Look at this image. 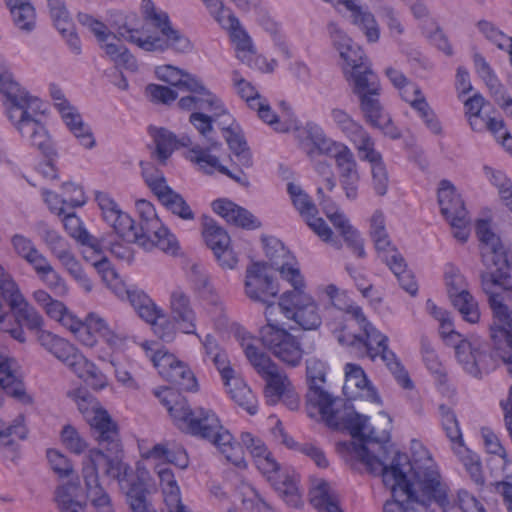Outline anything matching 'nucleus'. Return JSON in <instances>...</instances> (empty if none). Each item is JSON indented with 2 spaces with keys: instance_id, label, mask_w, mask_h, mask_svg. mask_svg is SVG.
Wrapping results in <instances>:
<instances>
[{
  "instance_id": "nucleus-41",
  "label": "nucleus",
  "mask_w": 512,
  "mask_h": 512,
  "mask_svg": "<svg viewBox=\"0 0 512 512\" xmlns=\"http://www.w3.org/2000/svg\"><path fill=\"white\" fill-rule=\"evenodd\" d=\"M228 32L232 42L236 46L237 58L248 66H252V61L256 58V54L252 40L242 28L240 22L238 21V25H234Z\"/></svg>"
},
{
  "instance_id": "nucleus-39",
  "label": "nucleus",
  "mask_w": 512,
  "mask_h": 512,
  "mask_svg": "<svg viewBox=\"0 0 512 512\" xmlns=\"http://www.w3.org/2000/svg\"><path fill=\"white\" fill-rule=\"evenodd\" d=\"M115 41L116 40L102 41L99 44L100 48L117 67H122L130 71H136L138 68L136 58L125 46L118 44Z\"/></svg>"
},
{
  "instance_id": "nucleus-28",
  "label": "nucleus",
  "mask_w": 512,
  "mask_h": 512,
  "mask_svg": "<svg viewBox=\"0 0 512 512\" xmlns=\"http://www.w3.org/2000/svg\"><path fill=\"white\" fill-rule=\"evenodd\" d=\"M220 146L221 144L217 140L207 142L206 146L196 144L189 150L188 159L198 165L200 170L206 174H212L215 170L226 172L227 167L221 165L219 158L212 154Z\"/></svg>"
},
{
  "instance_id": "nucleus-34",
  "label": "nucleus",
  "mask_w": 512,
  "mask_h": 512,
  "mask_svg": "<svg viewBox=\"0 0 512 512\" xmlns=\"http://www.w3.org/2000/svg\"><path fill=\"white\" fill-rule=\"evenodd\" d=\"M154 470L158 475L164 502L167 508L173 509L174 507L179 506L182 503L180 488L172 469L167 465V463H158L155 465Z\"/></svg>"
},
{
  "instance_id": "nucleus-8",
  "label": "nucleus",
  "mask_w": 512,
  "mask_h": 512,
  "mask_svg": "<svg viewBox=\"0 0 512 512\" xmlns=\"http://www.w3.org/2000/svg\"><path fill=\"white\" fill-rule=\"evenodd\" d=\"M276 264L271 258L252 260L246 267L244 292L255 303L269 308L277 297L280 289L275 279Z\"/></svg>"
},
{
  "instance_id": "nucleus-42",
  "label": "nucleus",
  "mask_w": 512,
  "mask_h": 512,
  "mask_svg": "<svg viewBox=\"0 0 512 512\" xmlns=\"http://www.w3.org/2000/svg\"><path fill=\"white\" fill-rule=\"evenodd\" d=\"M46 314L71 332H78L84 329L83 323L73 315L63 302L53 299L47 307L44 308Z\"/></svg>"
},
{
  "instance_id": "nucleus-5",
  "label": "nucleus",
  "mask_w": 512,
  "mask_h": 512,
  "mask_svg": "<svg viewBox=\"0 0 512 512\" xmlns=\"http://www.w3.org/2000/svg\"><path fill=\"white\" fill-rule=\"evenodd\" d=\"M349 312L358 322L363 333L339 336V342L346 343L358 357L367 356L373 361L380 358L394 375L398 384L405 389H411L413 383L395 353L389 349L388 337L367 321L360 307H352Z\"/></svg>"
},
{
  "instance_id": "nucleus-30",
  "label": "nucleus",
  "mask_w": 512,
  "mask_h": 512,
  "mask_svg": "<svg viewBox=\"0 0 512 512\" xmlns=\"http://www.w3.org/2000/svg\"><path fill=\"white\" fill-rule=\"evenodd\" d=\"M177 105L180 109L192 112H212L213 110H222V101L208 88L204 91L183 96L179 99Z\"/></svg>"
},
{
  "instance_id": "nucleus-63",
  "label": "nucleus",
  "mask_w": 512,
  "mask_h": 512,
  "mask_svg": "<svg viewBox=\"0 0 512 512\" xmlns=\"http://www.w3.org/2000/svg\"><path fill=\"white\" fill-rule=\"evenodd\" d=\"M353 144L359 151L360 158L368 161L371 166L383 161L381 154L374 149V141L367 131L354 140Z\"/></svg>"
},
{
  "instance_id": "nucleus-12",
  "label": "nucleus",
  "mask_w": 512,
  "mask_h": 512,
  "mask_svg": "<svg viewBox=\"0 0 512 512\" xmlns=\"http://www.w3.org/2000/svg\"><path fill=\"white\" fill-rule=\"evenodd\" d=\"M438 204L441 214L449 222L453 236L460 242H466L470 235L471 219L461 196L454 185L442 180L438 188Z\"/></svg>"
},
{
  "instance_id": "nucleus-64",
  "label": "nucleus",
  "mask_w": 512,
  "mask_h": 512,
  "mask_svg": "<svg viewBox=\"0 0 512 512\" xmlns=\"http://www.w3.org/2000/svg\"><path fill=\"white\" fill-rule=\"evenodd\" d=\"M189 122L199 132V134L209 141H215V130L213 127V113L210 115L204 112H192L189 116Z\"/></svg>"
},
{
  "instance_id": "nucleus-24",
  "label": "nucleus",
  "mask_w": 512,
  "mask_h": 512,
  "mask_svg": "<svg viewBox=\"0 0 512 512\" xmlns=\"http://www.w3.org/2000/svg\"><path fill=\"white\" fill-rule=\"evenodd\" d=\"M338 4L350 12L352 24L365 35L368 42L375 43L379 40V25L367 7L358 4L356 0H338Z\"/></svg>"
},
{
  "instance_id": "nucleus-17",
  "label": "nucleus",
  "mask_w": 512,
  "mask_h": 512,
  "mask_svg": "<svg viewBox=\"0 0 512 512\" xmlns=\"http://www.w3.org/2000/svg\"><path fill=\"white\" fill-rule=\"evenodd\" d=\"M455 355L462 368L474 377H480L491 369V356L487 347L478 339H461L454 346Z\"/></svg>"
},
{
  "instance_id": "nucleus-1",
  "label": "nucleus",
  "mask_w": 512,
  "mask_h": 512,
  "mask_svg": "<svg viewBox=\"0 0 512 512\" xmlns=\"http://www.w3.org/2000/svg\"><path fill=\"white\" fill-rule=\"evenodd\" d=\"M424 462L415 459L409 463L408 457L398 454L392 465L385 461L368 457L364 449L360 455L372 471H383V483L390 488L393 500L384 505V512H407L421 507L425 512L433 505L443 512H485L482 504L468 491L460 490L455 503H450L448 488L441 480L428 452Z\"/></svg>"
},
{
  "instance_id": "nucleus-37",
  "label": "nucleus",
  "mask_w": 512,
  "mask_h": 512,
  "mask_svg": "<svg viewBox=\"0 0 512 512\" xmlns=\"http://www.w3.org/2000/svg\"><path fill=\"white\" fill-rule=\"evenodd\" d=\"M381 91L358 96L359 109L366 123L370 126L386 119V111L380 101Z\"/></svg>"
},
{
  "instance_id": "nucleus-6",
  "label": "nucleus",
  "mask_w": 512,
  "mask_h": 512,
  "mask_svg": "<svg viewBox=\"0 0 512 512\" xmlns=\"http://www.w3.org/2000/svg\"><path fill=\"white\" fill-rule=\"evenodd\" d=\"M37 340L45 350L69 367L89 387L94 390L106 387L107 378L102 371L67 340L49 331H38Z\"/></svg>"
},
{
  "instance_id": "nucleus-44",
  "label": "nucleus",
  "mask_w": 512,
  "mask_h": 512,
  "mask_svg": "<svg viewBox=\"0 0 512 512\" xmlns=\"http://www.w3.org/2000/svg\"><path fill=\"white\" fill-rule=\"evenodd\" d=\"M236 491L243 506L250 512H274L271 505L251 485L242 482Z\"/></svg>"
},
{
  "instance_id": "nucleus-13",
  "label": "nucleus",
  "mask_w": 512,
  "mask_h": 512,
  "mask_svg": "<svg viewBox=\"0 0 512 512\" xmlns=\"http://www.w3.org/2000/svg\"><path fill=\"white\" fill-rule=\"evenodd\" d=\"M255 464L287 505L295 508L301 505L298 475L288 469H282L271 453L257 458Z\"/></svg>"
},
{
  "instance_id": "nucleus-26",
  "label": "nucleus",
  "mask_w": 512,
  "mask_h": 512,
  "mask_svg": "<svg viewBox=\"0 0 512 512\" xmlns=\"http://www.w3.org/2000/svg\"><path fill=\"white\" fill-rule=\"evenodd\" d=\"M335 163L339 171L340 184L346 197L349 200H355L358 196L360 175L353 152L349 149Z\"/></svg>"
},
{
  "instance_id": "nucleus-19",
  "label": "nucleus",
  "mask_w": 512,
  "mask_h": 512,
  "mask_svg": "<svg viewBox=\"0 0 512 512\" xmlns=\"http://www.w3.org/2000/svg\"><path fill=\"white\" fill-rule=\"evenodd\" d=\"M100 449L91 450L89 456L86 458L84 465H93L98 471V466L105 465V474L117 480L124 488V484H129L131 468L128 464L124 463L120 458L121 443L119 442V449L112 451L105 445H99Z\"/></svg>"
},
{
  "instance_id": "nucleus-25",
  "label": "nucleus",
  "mask_w": 512,
  "mask_h": 512,
  "mask_svg": "<svg viewBox=\"0 0 512 512\" xmlns=\"http://www.w3.org/2000/svg\"><path fill=\"white\" fill-rule=\"evenodd\" d=\"M96 201L102 211L104 220L110 224L116 234L124 239V234L133 228V219L121 211L117 203L106 193L97 192Z\"/></svg>"
},
{
  "instance_id": "nucleus-18",
  "label": "nucleus",
  "mask_w": 512,
  "mask_h": 512,
  "mask_svg": "<svg viewBox=\"0 0 512 512\" xmlns=\"http://www.w3.org/2000/svg\"><path fill=\"white\" fill-rule=\"evenodd\" d=\"M136 207L140 215L139 227L135 226L133 220V228L124 234V239L128 244H136L144 250V252H152L153 243L150 241L152 230L161 225L154 206L146 200H138Z\"/></svg>"
},
{
  "instance_id": "nucleus-14",
  "label": "nucleus",
  "mask_w": 512,
  "mask_h": 512,
  "mask_svg": "<svg viewBox=\"0 0 512 512\" xmlns=\"http://www.w3.org/2000/svg\"><path fill=\"white\" fill-rule=\"evenodd\" d=\"M111 29L114 40L127 41L147 52L167 50V41H164V38L155 35L143 37L144 33L140 29V21L135 13L116 14L112 20Z\"/></svg>"
},
{
  "instance_id": "nucleus-11",
  "label": "nucleus",
  "mask_w": 512,
  "mask_h": 512,
  "mask_svg": "<svg viewBox=\"0 0 512 512\" xmlns=\"http://www.w3.org/2000/svg\"><path fill=\"white\" fill-rule=\"evenodd\" d=\"M253 342L252 337H244L241 346L251 365L266 382L265 395L268 402L274 404L291 387L290 381L286 374L279 370L278 365L267 354L260 351Z\"/></svg>"
},
{
  "instance_id": "nucleus-9",
  "label": "nucleus",
  "mask_w": 512,
  "mask_h": 512,
  "mask_svg": "<svg viewBox=\"0 0 512 512\" xmlns=\"http://www.w3.org/2000/svg\"><path fill=\"white\" fill-rule=\"evenodd\" d=\"M68 395L75 400L79 411L89 422L98 444L105 445L112 451L118 450V428L107 411L101 409L96 399L85 390L69 392Z\"/></svg>"
},
{
  "instance_id": "nucleus-59",
  "label": "nucleus",
  "mask_w": 512,
  "mask_h": 512,
  "mask_svg": "<svg viewBox=\"0 0 512 512\" xmlns=\"http://www.w3.org/2000/svg\"><path fill=\"white\" fill-rule=\"evenodd\" d=\"M339 56L344 62L343 72L345 75L370 64L361 47L356 44L341 52Z\"/></svg>"
},
{
  "instance_id": "nucleus-50",
  "label": "nucleus",
  "mask_w": 512,
  "mask_h": 512,
  "mask_svg": "<svg viewBox=\"0 0 512 512\" xmlns=\"http://www.w3.org/2000/svg\"><path fill=\"white\" fill-rule=\"evenodd\" d=\"M0 291L10 310L26 300L17 283L2 266H0Z\"/></svg>"
},
{
  "instance_id": "nucleus-15",
  "label": "nucleus",
  "mask_w": 512,
  "mask_h": 512,
  "mask_svg": "<svg viewBox=\"0 0 512 512\" xmlns=\"http://www.w3.org/2000/svg\"><path fill=\"white\" fill-rule=\"evenodd\" d=\"M278 306L288 320L303 330H316L322 324L319 305L309 293L286 302H278Z\"/></svg>"
},
{
  "instance_id": "nucleus-54",
  "label": "nucleus",
  "mask_w": 512,
  "mask_h": 512,
  "mask_svg": "<svg viewBox=\"0 0 512 512\" xmlns=\"http://www.w3.org/2000/svg\"><path fill=\"white\" fill-rule=\"evenodd\" d=\"M147 494V487H142L141 484H130L127 487L126 499L132 512H155Z\"/></svg>"
},
{
  "instance_id": "nucleus-57",
  "label": "nucleus",
  "mask_w": 512,
  "mask_h": 512,
  "mask_svg": "<svg viewBox=\"0 0 512 512\" xmlns=\"http://www.w3.org/2000/svg\"><path fill=\"white\" fill-rule=\"evenodd\" d=\"M439 413L441 416L442 427L453 446L462 442V433L454 411L450 407L441 404L439 406Z\"/></svg>"
},
{
  "instance_id": "nucleus-40",
  "label": "nucleus",
  "mask_w": 512,
  "mask_h": 512,
  "mask_svg": "<svg viewBox=\"0 0 512 512\" xmlns=\"http://www.w3.org/2000/svg\"><path fill=\"white\" fill-rule=\"evenodd\" d=\"M149 133L156 145V157L161 163L172 155L177 148V137L171 131L165 128L149 127Z\"/></svg>"
},
{
  "instance_id": "nucleus-51",
  "label": "nucleus",
  "mask_w": 512,
  "mask_h": 512,
  "mask_svg": "<svg viewBox=\"0 0 512 512\" xmlns=\"http://www.w3.org/2000/svg\"><path fill=\"white\" fill-rule=\"evenodd\" d=\"M450 300L467 322L476 323L479 320L478 304L467 290L457 293Z\"/></svg>"
},
{
  "instance_id": "nucleus-7",
  "label": "nucleus",
  "mask_w": 512,
  "mask_h": 512,
  "mask_svg": "<svg viewBox=\"0 0 512 512\" xmlns=\"http://www.w3.org/2000/svg\"><path fill=\"white\" fill-rule=\"evenodd\" d=\"M306 372L309 381V390L306 394V409L311 418L319 417L322 421L333 422L334 413H340L345 400L334 397L323 389L325 382V365L316 358H310L306 362Z\"/></svg>"
},
{
  "instance_id": "nucleus-29",
  "label": "nucleus",
  "mask_w": 512,
  "mask_h": 512,
  "mask_svg": "<svg viewBox=\"0 0 512 512\" xmlns=\"http://www.w3.org/2000/svg\"><path fill=\"white\" fill-rule=\"evenodd\" d=\"M309 495L311 504L318 512H342L337 492L326 481H316Z\"/></svg>"
},
{
  "instance_id": "nucleus-47",
  "label": "nucleus",
  "mask_w": 512,
  "mask_h": 512,
  "mask_svg": "<svg viewBox=\"0 0 512 512\" xmlns=\"http://www.w3.org/2000/svg\"><path fill=\"white\" fill-rule=\"evenodd\" d=\"M18 324L25 325L29 330L43 331L41 329L43 325L42 316L36 311V309L24 300L18 306L11 309Z\"/></svg>"
},
{
  "instance_id": "nucleus-2",
  "label": "nucleus",
  "mask_w": 512,
  "mask_h": 512,
  "mask_svg": "<svg viewBox=\"0 0 512 512\" xmlns=\"http://www.w3.org/2000/svg\"><path fill=\"white\" fill-rule=\"evenodd\" d=\"M156 396L167 408L179 429L210 441L235 465L244 464L241 447L233 441V436L222 426L213 410L203 407L191 410L186 400L170 388L157 392Z\"/></svg>"
},
{
  "instance_id": "nucleus-48",
  "label": "nucleus",
  "mask_w": 512,
  "mask_h": 512,
  "mask_svg": "<svg viewBox=\"0 0 512 512\" xmlns=\"http://www.w3.org/2000/svg\"><path fill=\"white\" fill-rule=\"evenodd\" d=\"M163 378L185 391H195L197 389V381L194 374L180 360L177 361V365L171 372L165 371Z\"/></svg>"
},
{
  "instance_id": "nucleus-27",
  "label": "nucleus",
  "mask_w": 512,
  "mask_h": 512,
  "mask_svg": "<svg viewBox=\"0 0 512 512\" xmlns=\"http://www.w3.org/2000/svg\"><path fill=\"white\" fill-rule=\"evenodd\" d=\"M201 233L208 248L214 256H221L226 253L231 244L228 232L213 218L203 215L201 218Z\"/></svg>"
},
{
  "instance_id": "nucleus-58",
  "label": "nucleus",
  "mask_w": 512,
  "mask_h": 512,
  "mask_svg": "<svg viewBox=\"0 0 512 512\" xmlns=\"http://www.w3.org/2000/svg\"><path fill=\"white\" fill-rule=\"evenodd\" d=\"M231 80L236 93L246 101L249 108L254 107L256 102L262 98L256 88L242 77L238 70L232 72Z\"/></svg>"
},
{
  "instance_id": "nucleus-16",
  "label": "nucleus",
  "mask_w": 512,
  "mask_h": 512,
  "mask_svg": "<svg viewBox=\"0 0 512 512\" xmlns=\"http://www.w3.org/2000/svg\"><path fill=\"white\" fill-rule=\"evenodd\" d=\"M140 9L143 18L160 30V37L167 41V49H173L178 53H188L192 50L190 40L171 26L168 14L158 11L152 0H142Z\"/></svg>"
},
{
  "instance_id": "nucleus-3",
  "label": "nucleus",
  "mask_w": 512,
  "mask_h": 512,
  "mask_svg": "<svg viewBox=\"0 0 512 512\" xmlns=\"http://www.w3.org/2000/svg\"><path fill=\"white\" fill-rule=\"evenodd\" d=\"M339 414L334 413L332 417L333 422H326L329 427L332 428H345L349 430L351 436L353 438H359L362 441L376 442L382 444L379 449V455L372 454L368 448L360 444L355 448L356 457L366 466L367 470L373 474H381L383 476V471H372L368 464H366L365 460L360 455V450L364 449L367 453L368 457L374 459H380L385 461V466L389 467L392 465V462L395 460L398 454L405 455L394 450L392 447H388L385 444L389 441L390 438V430L392 427V420L390 416L385 412H379L376 416L371 419L368 416L362 415L356 411H354L353 407L347 405L346 402L343 404V407L339 409Z\"/></svg>"
},
{
  "instance_id": "nucleus-62",
  "label": "nucleus",
  "mask_w": 512,
  "mask_h": 512,
  "mask_svg": "<svg viewBox=\"0 0 512 512\" xmlns=\"http://www.w3.org/2000/svg\"><path fill=\"white\" fill-rule=\"evenodd\" d=\"M317 293L324 295L332 306L345 311L349 315H351L349 312L350 308L358 307L357 305L346 303V292L342 291L335 284L319 285L317 287Z\"/></svg>"
},
{
  "instance_id": "nucleus-33",
  "label": "nucleus",
  "mask_w": 512,
  "mask_h": 512,
  "mask_svg": "<svg viewBox=\"0 0 512 512\" xmlns=\"http://www.w3.org/2000/svg\"><path fill=\"white\" fill-rule=\"evenodd\" d=\"M276 268L281 279L289 283L292 287L291 290H287L281 294L279 302H286L287 300L294 299L299 295H305L308 293L306 291L305 278L297 265L289 263L282 265L276 264Z\"/></svg>"
},
{
  "instance_id": "nucleus-61",
  "label": "nucleus",
  "mask_w": 512,
  "mask_h": 512,
  "mask_svg": "<svg viewBox=\"0 0 512 512\" xmlns=\"http://www.w3.org/2000/svg\"><path fill=\"white\" fill-rule=\"evenodd\" d=\"M82 476L85 483L86 497L90 503L102 497L101 494L107 493L101 486L98 471L93 465H83Z\"/></svg>"
},
{
  "instance_id": "nucleus-52",
  "label": "nucleus",
  "mask_w": 512,
  "mask_h": 512,
  "mask_svg": "<svg viewBox=\"0 0 512 512\" xmlns=\"http://www.w3.org/2000/svg\"><path fill=\"white\" fill-rule=\"evenodd\" d=\"M476 234L486 253L495 255L502 253L501 240L491 230L487 220L479 219L476 222Z\"/></svg>"
},
{
  "instance_id": "nucleus-43",
  "label": "nucleus",
  "mask_w": 512,
  "mask_h": 512,
  "mask_svg": "<svg viewBox=\"0 0 512 512\" xmlns=\"http://www.w3.org/2000/svg\"><path fill=\"white\" fill-rule=\"evenodd\" d=\"M331 119L336 127L353 142L366 131L365 128L343 109L333 108L330 112Z\"/></svg>"
},
{
  "instance_id": "nucleus-55",
  "label": "nucleus",
  "mask_w": 512,
  "mask_h": 512,
  "mask_svg": "<svg viewBox=\"0 0 512 512\" xmlns=\"http://www.w3.org/2000/svg\"><path fill=\"white\" fill-rule=\"evenodd\" d=\"M142 174L145 183L161 203L170 195V193L174 191L167 185L166 179L162 172L156 169H144Z\"/></svg>"
},
{
  "instance_id": "nucleus-32",
  "label": "nucleus",
  "mask_w": 512,
  "mask_h": 512,
  "mask_svg": "<svg viewBox=\"0 0 512 512\" xmlns=\"http://www.w3.org/2000/svg\"><path fill=\"white\" fill-rule=\"evenodd\" d=\"M345 77L353 94L357 97L375 91H381L379 78L371 69L370 64L361 69L350 71Z\"/></svg>"
},
{
  "instance_id": "nucleus-22",
  "label": "nucleus",
  "mask_w": 512,
  "mask_h": 512,
  "mask_svg": "<svg viewBox=\"0 0 512 512\" xmlns=\"http://www.w3.org/2000/svg\"><path fill=\"white\" fill-rule=\"evenodd\" d=\"M212 209L216 214L224 218L227 223L237 227L246 230H254L261 227V222L250 211L228 199L213 201Z\"/></svg>"
},
{
  "instance_id": "nucleus-36",
  "label": "nucleus",
  "mask_w": 512,
  "mask_h": 512,
  "mask_svg": "<svg viewBox=\"0 0 512 512\" xmlns=\"http://www.w3.org/2000/svg\"><path fill=\"white\" fill-rule=\"evenodd\" d=\"M125 296H127L139 317L148 324L151 325L159 316H163V309L158 307L144 292L127 290Z\"/></svg>"
},
{
  "instance_id": "nucleus-45",
  "label": "nucleus",
  "mask_w": 512,
  "mask_h": 512,
  "mask_svg": "<svg viewBox=\"0 0 512 512\" xmlns=\"http://www.w3.org/2000/svg\"><path fill=\"white\" fill-rule=\"evenodd\" d=\"M287 192L290 195L293 206L304 219L308 216H317L318 209L316 205L301 186L293 182H289L287 184Z\"/></svg>"
},
{
  "instance_id": "nucleus-38",
  "label": "nucleus",
  "mask_w": 512,
  "mask_h": 512,
  "mask_svg": "<svg viewBox=\"0 0 512 512\" xmlns=\"http://www.w3.org/2000/svg\"><path fill=\"white\" fill-rule=\"evenodd\" d=\"M227 393L240 407L250 414L256 413V399L251 389L239 376L225 384Z\"/></svg>"
},
{
  "instance_id": "nucleus-10",
  "label": "nucleus",
  "mask_w": 512,
  "mask_h": 512,
  "mask_svg": "<svg viewBox=\"0 0 512 512\" xmlns=\"http://www.w3.org/2000/svg\"><path fill=\"white\" fill-rule=\"evenodd\" d=\"M263 347L275 358L290 367H297L303 359L304 350L300 340L267 316V324L259 330Z\"/></svg>"
},
{
  "instance_id": "nucleus-4",
  "label": "nucleus",
  "mask_w": 512,
  "mask_h": 512,
  "mask_svg": "<svg viewBox=\"0 0 512 512\" xmlns=\"http://www.w3.org/2000/svg\"><path fill=\"white\" fill-rule=\"evenodd\" d=\"M0 92L7 99V114L18 132L43 155L54 153L45 126L36 118L40 101L22 89L8 72L0 73Z\"/></svg>"
},
{
  "instance_id": "nucleus-35",
  "label": "nucleus",
  "mask_w": 512,
  "mask_h": 512,
  "mask_svg": "<svg viewBox=\"0 0 512 512\" xmlns=\"http://www.w3.org/2000/svg\"><path fill=\"white\" fill-rule=\"evenodd\" d=\"M91 259L92 258H84L89 265L95 268L107 287H109L119 298H124L127 290L109 258H101L100 260L93 262L90 261Z\"/></svg>"
},
{
  "instance_id": "nucleus-56",
  "label": "nucleus",
  "mask_w": 512,
  "mask_h": 512,
  "mask_svg": "<svg viewBox=\"0 0 512 512\" xmlns=\"http://www.w3.org/2000/svg\"><path fill=\"white\" fill-rule=\"evenodd\" d=\"M312 144L319 154L331 156L335 159V161L350 149L345 144L333 141L332 139L328 138L324 134L322 128H320Z\"/></svg>"
},
{
  "instance_id": "nucleus-23",
  "label": "nucleus",
  "mask_w": 512,
  "mask_h": 512,
  "mask_svg": "<svg viewBox=\"0 0 512 512\" xmlns=\"http://www.w3.org/2000/svg\"><path fill=\"white\" fill-rule=\"evenodd\" d=\"M0 387L8 395L23 403L32 402L31 397L25 392L15 360L4 355H0Z\"/></svg>"
},
{
  "instance_id": "nucleus-20",
  "label": "nucleus",
  "mask_w": 512,
  "mask_h": 512,
  "mask_svg": "<svg viewBox=\"0 0 512 512\" xmlns=\"http://www.w3.org/2000/svg\"><path fill=\"white\" fill-rule=\"evenodd\" d=\"M170 317L184 334L197 335L196 313L189 296L181 289H175L169 300Z\"/></svg>"
},
{
  "instance_id": "nucleus-46",
  "label": "nucleus",
  "mask_w": 512,
  "mask_h": 512,
  "mask_svg": "<svg viewBox=\"0 0 512 512\" xmlns=\"http://www.w3.org/2000/svg\"><path fill=\"white\" fill-rule=\"evenodd\" d=\"M153 238L150 241L153 243V248H158L161 252L171 255H177L180 250V243L177 237L162 224L152 230Z\"/></svg>"
},
{
  "instance_id": "nucleus-49",
  "label": "nucleus",
  "mask_w": 512,
  "mask_h": 512,
  "mask_svg": "<svg viewBox=\"0 0 512 512\" xmlns=\"http://www.w3.org/2000/svg\"><path fill=\"white\" fill-rule=\"evenodd\" d=\"M386 265L397 277L400 285L409 294L414 295L417 292V284L414 280V275L411 270L407 268L404 258H385Z\"/></svg>"
},
{
  "instance_id": "nucleus-53",
  "label": "nucleus",
  "mask_w": 512,
  "mask_h": 512,
  "mask_svg": "<svg viewBox=\"0 0 512 512\" xmlns=\"http://www.w3.org/2000/svg\"><path fill=\"white\" fill-rule=\"evenodd\" d=\"M9 8L14 24L18 29L31 32L35 28V9L30 1Z\"/></svg>"
},
{
  "instance_id": "nucleus-31",
  "label": "nucleus",
  "mask_w": 512,
  "mask_h": 512,
  "mask_svg": "<svg viewBox=\"0 0 512 512\" xmlns=\"http://www.w3.org/2000/svg\"><path fill=\"white\" fill-rule=\"evenodd\" d=\"M26 260L32 266L40 280L52 290L55 295L62 297L67 294L68 288L64 280L46 258H26Z\"/></svg>"
},
{
  "instance_id": "nucleus-21",
  "label": "nucleus",
  "mask_w": 512,
  "mask_h": 512,
  "mask_svg": "<svg viewBox=\"0 0 512 512\" xmlns=\"http://www.w3.org/2000/svg\"><path fill=\"white\" fill-rule=\"evenodd\" d=\"M76 242L88 249L94 254L111 253L114 256H124L129 252L126 239L121 238L118 234L107 233L98 236L91 234L87 229L82 231Z\"/></svg>"
},
{
  "instance_id": "nucleus-60",
  "label": "nucleus",
  "mask_w": 512,
  "mask_h": 512,
  "mask_svg": "<svg viewBox=\"0 0 512 512\" xmlns=\"http://www.w3.org/2000/svg\"><path fill=\"white\" fill-rule=\"evenodd\" d=\"M251 109L257 112L258 117L268 125L272 126L273 129L277 132H289L290 127L287 123L281 122L279 117L272 110L269 105L267 99L261 98L259 99L254 107H250Z\"/></svg>"
}]
</instances>
